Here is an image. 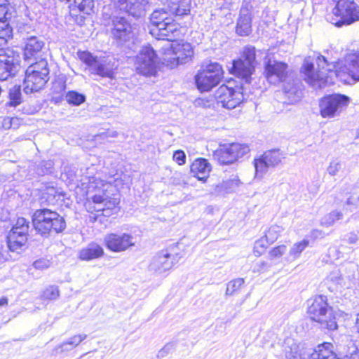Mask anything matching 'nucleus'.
Returning a JSON list of instances; mask_svg holds the SVG:
<instances>
[{
  "label": "nucleus",
  "mask_w": 359,
  "mask_h": 359,
  "mask_svg": "<svg viewBox=\"0 0 359 359\" xmlns=\"http://www.w3.org/2000/svg\"><path fill=\"white\" fill-rule=\"evenodd\" d=\"M67 1L69 2H71V6L74 7V6L76 4V3L77 2V0H67Z\"/></svg>",
  "instance_id": "338daca9"
},
{
  "label": "nucleus",
  "mask_w": 359,
  "mask_h": 359,
  "mask_svg": "<svg viewBox=\"0 0 359 359\" xmlns=\"http://www.w3.org/2000/svg\"><path fill=\"white\" fill-rule=\"evenodd\" d=\"M33 266L36 269L44 270L50 267V262L48 259H40L39 260L35 261L33 263Z\"/></svg>",
  "instance_id": "864d4df0"
},
{
  "label": "nucleus",
  "mask_w": 359,
  "mask_h": 359,
  "mask_svg": "<svg viewBox=\"0 0 359 359\" xmlns=\"http://www.w3.org/2000/svg\"><path fill=\"white\" fill-rule=\"evenodd\" d=\"M227 145L230 149L231 154L234 156V158H236V161L239 158H242L250 151L248 146L246 144L232 143Z\"/></svg>",
  "instance_id": "e433bc0d"
},
{
  "label": "nucleus",
  "mask_w": 359,
  "mask_h": 359,
  "mask_svg": "<svg viewBox=\"0 0 359 359\" xmlns=\"http://www.w3.org/2000/svg\"><path fill=\"white\" fill-rule=\"evenodd\" d=\"M116 67L114 64H111L105 59H98L95 62L90 72L102 77H113L114 70Z\"/></svg>",
  "instance_id": "bb28decb"
},
{
  "label": "nucleus",
  "mask_w": 359,
  "mask_h": 359,
  "mask_svg": "<svg viewBox=\"0 0 359 359\" xmlns=\"http://www.w3.org/2000/svg\"><path fill=\"white\" fill-rule=\"evenodd\" d=\"M10 106L15 107L21 102L20 86H14L9 90Z\"/></svg>",
  "instance_id": "79ce46f5"
},
{
  "label": "nucleus",
  "mask_w": 359,
  "mask_h": 359,
  "mask_svg": "<svg viewBox=\"0 0 359 359\" xmlns=\"http://www.w3.org/2000/svg\"><path fill=\"white\" fill-rule=\"evenodd\" d=\"M301 76L310 86H314V58L308 56L304 58L300 69Z\"/></svg>",
  "instance_id": "c85d7f7f"
},
{
  "label": "nucleus",
  "mask_w": 359,
  "mask_h": 359,
  "mask_svg": "<svg viewBox=\"0 0 359 359\" xmlns=\"http://www.w3.org/2000/svg\"><path fill=\"white\" fill-rule=\"evenodd\" d=\"M223 76L222 66L217 62H208L196 76V83L201 91H209L216 86Z\"/></svg>",
  "instance_id": "423d86ee"
},
{
  "label": "nucleus",
  "mask_w": 359,
  "mask_h": 359,
  "mask_svg": "<svg viewBox=\"0 0 359 359\" xmlns=\"http://www.w3.org/2000/svg\"><path fill=\"white\" fill-rule=\"evenodd\" d=\"M48 80V62L41 59L27 67L24 79V91L27 94L37 92L44 87Z\"/></svg>",
  "instance_id": "7ed1b4c3"
},
{
  "label": "nucleus",
  "mask_w": 359,
  "mask_h": 359,
  "mask_svg": "<svg viewBox=\"0 0 359 359\" xmlns=\"http://www.w3.org/2000/svg\"><path fill=\"white\" fill-rule=\"evenodd\" d=\"M8 304V299L6 297H2L0 299V307L7 305Z\"/></svg>",
  "instance_id": "0e129e2a"
},
{
  "label": "nucleus",
  "mask_w": 359,
  "mask_h": 359,
  "mask_svg": "<svg viewBox=\"0 0 359 359\" xmlns=\"http://www.w3.org/2000/svg\"><path fill=\"white\" fill-rule=\"evenodd\" d=\"M104 255L103 248L96 243H90L82 248L79 252V257L81 260L89 261L100 258Z\"/></svg>",
  "instance_id": "a878e982"
},
{
  "label": "nucleus",
  "mask_w": 359,
  "mask_h": 359,
  "mask_svg": "<svg viewBox=\"0 0 359 359\" xmlns=\"http://www.w3.org/2000/svg\"><path fill=\"white\" fill-rule=\"evenodd\" d=\"M267 245L266 244V241L264 238H261L257 241L255 243L254 246V252L256 256H260L262 255L265 250L266 249Z\"/></svg>",
  "instance_id": "09e8293b"
},
{
  "label": "nucleus",
  "mask_w": 359,
  "mask_h": 359,
  "mask_svg": "<svg viewBox=\"0 0 359 359\" xmlns=\"http://www.w3.org/2000/svg\"><path fill=\"white\" fill-rule=\"evenodd\" d=\"M32 224L36 231L45 238L53 233L62 232L66 228L63 217L48 208L35 210L32 215Z\"/></svg>",
  "instance_id": "f03ea898"
},
{
  "label": "nucleus",
  "mask_w": 359,
  "mask_h": 359,
  "mask_svg": "<svg viewBox=\"0 0 359 359\" xmlns=\"http://www.w3.org/2000/svg\"><path fill=\"white\" fill-rule=\"evenodd\" d=\"M45 43L37 36H29L27 39L24 48V56L26 60L37 59L42 56V49Z\"/></svg>",
  "instance_id": "aec40b11"
},
{
  "label": "nucleus",
  "mask_w": 359,
  "mask_h": 359,
  "mask_svg": "<svg viewBox=\"0 0 359 359\" xmlns=\"http://www.w3.org/2000/svg\"><path fill=\"white\" fill-rule=\"evenodd\" d=\"M60 296V290L57 286L50 285L42 292L41 297L46 300H55Z\"/></svg>",
  "instance_id": "37998d69"
},
{
  "label": "nucleus",
  "mask_w": 359,
  "mask_h": 359,
  "mask_svg": "<svg viewBox=\"0 0 359 359\" xmlns=\"http://www.w3.org/2000/svg\"><path fill=\"white\" fill-rule=\"evenodd\" d=\"M327 301L326 296L316 297V303H318L319 306L316 323H318V328L325 332L335 330L338 327L332 308L328 305Z\"/></svg>",
  "instance_id": "1a4fd4ad"
},
{
  "label": "nucleus",
  "mask_w": 359,
  "mask_h": 359,
  "mask_svg": "<svg viewBox=\"0 0 359 359\" xmlns=\"http://www.w3.org/2000/svg\"><path fill=\"white\" fill-rule=\"evenodd\" d=\"M173 349V345L172 344H166L157 353L158 358H163L168 355L171 351Z\"/></svg>",
  "instance_id": "4d7b16f0"
},
{
  "label": "nucleus",
  "mask_w": 359,
  "mask_h": 359,
  "mask_svg": "<svg viewBox=\"0 0 359 359\" xmlns=\"http://www.w3.org/2000/svg\"><path fill=\"white\" fill-rule=\"evenodd\" d=\"M168 9L175 16L188 15L190 12L191 0H167Z\"/></svg>",
  "instance_id": "cd10ccee"
},
{
  "label": "nucleus",
  "mask_w": 359,
  "mask_h": 359,
  "mask_svg": "<svg viewBox=\"0 0 359 359\" xmlns=\"http://www.w3.org/2000/svg\"><path fill=\"white\" fill-rule=\"evenodd\" d=\"M79 57L83 62H85L90 68V71L97 61L98 58L94 57L90 53L83 51L79 53Z\"/></svg>",
  "instance_id": "a18cd8bd"
},
{
  "label": "nucleus",
  "mask_w": 359,
  "mask_h": 359,
  "mask_svg": "<svg viewBox=\"0 0 359 359\" xmlns=\"http://www.w3.org/2000/svg\"><path fill=\"white\" fill-rule=\"evenodd\" d=\"M342 218V213L339 211H332L328 215H325L320 220V224L322 226H330L334 224L337 220Z\"/></svg>",
  "instance_id": "a19ab883"
},
{
  "label": "nucleus",
  "mask_w": 359,
  "mask_h": 359,
  "mask_svg": "<svg viewBox=\"0 0 359 359\" xmlns=\"http://www.w3.org/2000/svg\"><path fill=\"white\" fill-rule=\"evenodd\" d=\"M346 203L350 207L351 211L359 208V202H358L357 197L355 196V192L347 198Z\"/></svg>",
  "instance_id": "5fc2aeb1"
},
{
  "label": "nucleus",
  "mask_w": 359,
  "mask_h": 359,
  "mask_svg": "<svg viewBox=\"0 0 359 359\" xmlns=\"http://www.w3.org/2000/svg\"><path fill=\"white\" fill-rule=\"evenodd\" d=\"M348 351L341 359H359V350L353 343L348 345Z\"/></svg>",
  "instance_id": "de8ad7c7"
},
{
  "label": "nucleus",
  "mask_w": 359,
  "mask_h": 359,
  "mask_svg": "<svg viewBox=\"0 0 359 359\" xmlns=\"http://www.w3.org/2000/svg\"><path fill=\"white\" fill-rule=\"evenodd\" d=\"M29 222L24 217H18L8 233V247L11 251L21 250L27 242Z\"/></svg>",
  "instance_id": "f8f14e48"
},
{
  "label": "nucleus",
  "mask_w": 359,
  "mask_h": 359,
  "mask_svg": "<svg viewBox=\"0 0 359 359\" xmlns=\"http://www.w3.org/2000/svg\"><path fill=\"white\" fill-rule=\"evenodd\" d=\"M317 233H318V230H316V236H315L316 238H317L318 237H320V238L323 237V235L321 234V232H320L319 234H318Z\"/></svg>",
  "instance_id": "774afa93"
},
{
  "label": "nucleus",
  "mask_w": 359,
  "mask_h": 359,
  "mask_svg": "<svg viewBox=\"0 0 359 359\" xmlns=\"http://www.w3.org/2000/svg\"><path fill=\"white\" fill-rule=\"evenodd\" d=\"M103 241L106 248L114 252H124L135 245L134 237L126 233H107Z\"/></svg>",
  "instance_id": "2eb2a0df"
},
{
  "label": "nucleus",
  "mask_w": 359,
  "mask_h": 359,
  "mask_svg": "<svg viewBox=\"0 0 359 359\" xmlns=\"http://www.w3.org/2000/svg\"><path fill=\"white\" fill-rule=\"evenodd\" d=\"M173 159L179 165H184L186 162V155L182 150L176 151L173 154Z\"/></svg>",
  "instance_id": "6e6d98bb"
},
{
  "label": "nucleus",
  "mask_w": 359,
  "mask_h": 359,
  "mask_svg": "<svg viewBox=\"0 0 359 359\" xmlns=\"http://www.w3.org/2000/svg\"><path fill=\"white\" fill-rule=\"evenodd\" d=\"M316 86L318 85L321 88L333 83L332 77L335 75V66L333 62H328L324 56L319 55L316 59Z\"/></svg>",
  "instance_id": "f3484780"
},
{
  "label": "nucleus",
  "mask_w": 359,
  "mask_h": 359,
  "mask_svg": "<svg viewBox=\"0 0 359 359\" xmlns=\"http://www.w3.org/2000/svg\"><path fill=\"white\" fill-rule=\"evenodd\" d=\"M114 186L100 178L93 177L90 180L87 188V201L85 203L86 210L102 211V215L109 216L119 203V199L113 193Z\"/></svg>",
  "instance_id": "f257e3e1"
},
{
  "label": "nucleus",
  "mask_w": 359,
  "mask_h": 359,
  "mask_svg": "<svg viewBox=\"0 0 359 359\" xmlns=\"http://www.w3.org/2000/svg\"><path fill=\"white\" fill-rule=\"evenodd\" d=\"M214 158L220 164H231L236 161L227 144H224L214 153Z\"/></svg>",
  "instance_id": "2f4dec72"
},
{
  "label": "nucleus",
  "mask_w": 359,
  "mask_h": 359,
  "mask_svg": "<svg viewBox=\"0 0 359 359\" xmlns=\"http://www.w3.org/2000/svg\"><path fill=\"white\" fill-rule=\"evenodd\" d=\"M244 283V279L241 278L229 281L226 285V295H233L242 287Z\"/></svg>",
  "instance_id": "ea45409f"
},
{
  "label": "nucleus",
  "mask_w": 359,
  "mask_h": 359,
  "mask_svg": "<svg viewBox=\"0 0 359 359\" xmlns=\"http://www.w3.org/2000/svg\"><path fill=\"white\" fill-rule=\"evenodd\" d=\"M85 14H90L94 7L93 0H77L74 6Z\"/></svg>",
  "instance_id": "c03bdc74"
},
{
  "label": "nucleus",
  "mask_w": 359,
  "mask_h": 359,
  "mask_svg": "<svg viewBox=\"0 0 359 359\" xmlns=\"http://www.w3.org/2000/svg\"><path fill=\"white\" fill-rule=\"evenodd\" d=\"M350 272H352L351 274H348L346 278L350 281L353 282L355 280V266L354 265H351L348 268Z\"/></svg>",
  "instance_id": "680f3d73"
},
{
  "label": "nucleus",
  "mask_w": 359,
  "mask_h": 359,
  "mask_svg": "<svg viewBox=\"0 0 359 359\" xmlns=\"http://www.w3.org/2000/svg\"><path fill=\"white\" fill-rule=\"evenodd\" d=\"M241 90V88L234 89L225 85L221 86L215 94L217 105L228 109L236 108L245 100Z\"/></svg>",
  "instance_id": "ddd939ff"
},
{
  "label": "nucleus",
  "mask_w": 359,
  "mask_h": 359,
  "mask_svg": "<svg viewBox=\"0 0 359 359\" xmlns=\"http://www.w3.org/2000/svg\"><path fill=\"white\" fill-rule=\"evenodd\" d=\"M111 35L117 43L122 44L133 36L132 27L123 17L116 16L113 18Z\"/></svg>",
  "instance_id": "6ab92c4d"
},
{
  "label": "nucleus",
  "mask_w": 359,
  "mask_h": 359,
  "mask_svg": "<svg viewBox=\"0 0 359 359\" xmlns=\"http://www.w3.org/2000/svg\"><path fill=\"white\" fill-rule=\"evenodd\" d=\"M175 15L170 13L168 7L156 9L153 11L150 16V22L152 26V29H160L163 27L165 22H171V18Z\"/></svg>",
  "instance_id": "b1692460"
},
{
  "label": "nucleus",
  "mask_w": 359,
  "mask_h": 359,
  "mask_svg": "<svg viewBox=\"0 0 359 359\" xmlns=\"http://www.w3.org/2000/svg\"><path fill=\"white\" fill-rule=\"evenodd\" d=\"M341 162L338 160H333L332 161L330 162L327 170L330 175L334 176L341 170Z\"/></svg>",
  "instance_id": "3c124183"
},
{
  "label": "nucleus",
  "mask_w": 359,
  "mask_h": 359,
  "mask_svg": "<svg viewBox=\"0 0 359 359\" xmlns=\"http://www.w3.org/2000/svg\"><path fill=\"white\" fill-rule=\"evenodd\" d=\"M257 64L255 48L247 46L243 48L241 57L233 60L231 73L249 83Z\"/></svg>",
  "instance_id": "39448f33"
},
{
  "label": "nucleus",
  "mask_w": 359,
  "mask_h": 359,
  "mask_svg": "<svg viewBox=\"0 0 359 359\" xmlns=\"http://www.w3.org/2000/svg\"><path fill=\"white\" fill-rule=\"evenodd\" d=\"M285 93H286L288 98L290 100V101L292 102H297L298 100H300V98L302 97L301 92L294 91V96L292 97V95L293 92L291 90H285Z\"/></svg>",
  "instance_id": "13d9d810"
},
{
  "label": "nucleus",
  "mask_w": 359,
  "mask_h": 359,
  "mask_svg": "<svg viewBox=\"0 0 359 359\" xmlns=\"http://www.w3.org/2000/svg\"><path fill=\"white\" fill-rule=\"evenodd\" d=\"M269 267L268 263L262 261L259 263H257L254 266V272H262L266 270Z\"/></svg>",
  "instance_id": "bf43d9fd"
},
{
  "label": "nucleus",
  "mask_w": 359,
  "mask_h": 359,
  "mask_svg": "<svg viewBox=\"0 0 359 359\" xmlns=\"http://www.w3.org/2000/svg\"><path fill=\"white\" fill-rule=\"evenodd\" d=\"M151 34L158 39L173 41L180 34L179 25L175 22L173 17L171 22H165V25L160 29H151Z\"/></svg>",
  "instance_id": "412c9836"
},
{
  "label": "nucleus",
  "mask_w": 359,
  "mask_h": 359,
  "mask_svg": "<svg viewBox=\"0 0 359 359\" xmlns=\"http://www.w3.org/2000/svg\"><path fill=\"white\" fill-rule=\"evenodd\" d=\"M284 230L283 227L277 224L271 226L265 233L266 241L270 243L275 242Z\"/></svg>",
  "instance_id": "4c0bfd02"
},
{
  "label": "nucleus",
  "mask_w": 359,
  "mask_h": 359,
  "mask_svg": "<svg viewBox=\"0 0 359 359\" xmlns=\"http://www.w3.org/2000/svg\"><path fill=\"white\" fill-rule=\"evenodd\" d=\"M308 304V311L307 313L309 314V317L311 320H314V300L309 299L307 302Z\"/></svg>",
  "instance_id": "052dcab7"
},
{
  "label": "nucleus",
  "mask_w": 359,
  "mask_h": 359,
  "mask_svg": "<svg viewBox=\"0 0 359 359\" xmlns=\"http://www.w3.org/2000/svg\"><path fill=\"white\" fill-rule=\"evenodd\" d=\"M87 337L86 334L74 335L61 344L57 349L60 348L61 352H68L79 346Z\"/></svg>",
  "instance_id": "72a5a7b5"
},
{
  "label": "nucleus",
  "mask_w": 359,
  "mask_h": 359,
  "mask_svg": "<svg viewBox=\"0 0 359 359\" xmlns=\"http://www.w3.org/2000/svg\"><path fill=\"white\" fill-rule=\"evenodd\" d=\"M355 326L357 329L358 332L359 333V313H358L356 316Z\"/></svg>",
  "instance_id": "69168bd1"
},
{
  "label": "nucleus",
  "mask_w": 359,
  "mask_h": 359,
  "mask_svg": "<svg viewBox=\"0 0 359 359\" xmlns=\"http://www.w3.org/2000/svg\"><path fill=\"white\" fill-rule=\"evenodd\" d=\"M335 6L327 21L336 27L349 25L359 20V6L352 0H332Z\"/></svg>",
  "instance_id": "20e7f679"
},
{
  "label": "nucleus",
  "mask_w": 359,
  "mask_h": 359,
  "mask_svg": "<svg viewBox=\"0 0 359 359\" xmlns=\"http://www.w3.org/2000/svg\"><path fill=\"white\" fill-rule=\"evenodd\" d=\"M8 18H0V46L6 44L8 39L12 34L11 27L6 20Z\"/></svg>",
  "instance_id": "c9c22d12"
},
{
  "label": "nucleus",
  "mask_w": 359,
  "mask_h": 359,
  "mask_svg": "<svg viewBox=\"0 0 359 359\" xmlns=\"http://www.w3.org/2000/svg\"><path fill=\"white\" fill-rule=\"evenodd\" d=\"M211 170L210 164L206 159L198 158L191 166V172L198 180L205 182Z\"/></svg>",
  "instance_id": "5701e85b"
},
{
  "label": "nucleus",
  "mask_w": 359,
  "mask_h": 359,
  "mask_svg": "<svg viewBox=\"0 0 359 359\" xmlns=\"http://www.w3.org/2000/svg\"><path fill=\"white\" fill-rule=\"evenodd\" d=\"M327 279L336 285H342L344 282V277H342L339 270L333 271L330 273Z\"/></svg>",
  "instance_id": "8fccbe9b"
},
{
  "label": "nucleus",
  "mask_w": 359,
  "mask_h": 359,
  "mask_svg": "<svg viewBox=\"0 0 359 359\" xmlns=\"http://www.w3.org/2000/svg\"><path fill=\"white\" fill-rule=\"evenodd\" d=\"M121 9L133 17H140L144 13L145 0H116Z\"/></svg>",
  "instance_id": "4be33fe9"
},
{
  "label": "nucleus",
  "mask_w": 359,
  "mask_h": 359,
  "mask_svg": "<svg viewBox=\"0 0 359 359\" xmlns=\"http://www.w3.org/2000/svg\"><path fill=\"white\" fill-rule=\"evenodd\" d=\"M348 96L332 94L323 97L319 102L320 113L323 118H333L339 116L349 104Z\"/></svg>",
  "instance_id": "0eeeda50"
},
{
  "label": "nucleus",
  "mask_w": 359,
  "mask_h": 359,
  "mask_svg": "<svg viewBox=\"0 0 359 359\" xmlns=\"http://www.w3.org/2000/svg\"><path fill=\"white\" fill-rule=\"evenodd\" d=\"M66 101L72 105L79 106L86 101V96L76 91H69L65 95Z\"/></svg>",
  "instance_id": "58836bf2"
},
{
  "label": "nucleus",
  "mask_w": 359,
  "mask_h": 359,
  "mask_svg": "<svg viewBox=\"0 0 359 359\" xmlns=\"http://www.w3.org/2000/svg\"><path fill=\"white\" fill-rule=\"evenodd\" d=\"M284 158V154L279 149H273L264 152L259 158L254 161L256 173L262 176L269 168L277 166Z\"/></svg>",
  "instance_id": "a211bd4d"
},
{
  "label": "nucleus",
  "mask_w": 359,
  "mask_h": 359,
  "mask_svg": "<svg viewBox=\"0 0 359 359\" xmlns=\"http://www.w3.org/2000/svg\"><path fill=\"white\" fill-rule=\"evenodd\" d=\"M287 249V246L284 244L274 247L269 252V258L270 259L280 258L286 252Z\"/></svg>",
  "instance_id": "49530a36"
},
{
  "label": "nucleus",
  "mask_w": 359,
  "mask_h": 359,
  "mask_svg": "<svg viewBox=\"0 0 359 359\" xmlns=\"http://www.w3.org/2000/svg\"><path fill=\"white\" fill-rule=\"evenodd\" d=\"M252 32L251 17L248 11L241 10L237 22L236 32L240 36H248Z\"/></svg>",
  "instance_id": "c756f323"
},
{
  "label": "nucleus",
  "mask_w": 359,
  "mask_h": 359,
  "mask_svg": "<svg viewBox=\"0 0 359 359\" xmlns=\"http://www.w3.org/2000/svg\"><path fill=\"white\" fill-rule=\"evenodd\" d=\"M347 237L348 242L351 244L355 243L358 240V236L355 233H350Z\"/></svg>",
  "instance_id": "e2e57ef3"
},
{
  "label": "nucleus",
  "mask_w": 359,
  "mask_h": 359,
  "mask_svg": "<svg viewBox=\"0 0 359 359\" xmlns=\"http://www.w3.org/2000/svg\"><path fill=\"white\" fill-rule=\"evenodd\" d=\"M287 64L269 58L264 64V75L271 84H278L285 80L288 72Z\"/></svg>",
  "instance_id": "dca6fc26"
},
{
  "label": "nucleus",
  "mask_w": 359,
  "mask_h": 359,
  "mask_svg": "<svg viewBox=\"0 0 359 359\" xmlns=\"http://www.w3.org/2000/svg\"><path fill=\"white\" fill-rule=\"evenodd\" d=\"M309 242L306 239L294 243L289 250L285 257V260L288 262H292L298 259L302 252L308 247Z\"/></svg>",
  "instance_id": "7c9ffc66"
},
{
  "label": "nucleus",
  "mask_w": 359,
  "mask_h": 359,
  "mask_svg": "<svg viewBox=\"0 0 359 359\" xmlns=\"http://www.w3.org/2000/svg\"><path fill=\"white\" fill-rule=\"evenodd\" d=\"M157 56L151 46H143L136 57V71L144 76H153L156 72Z\"/></svg>",
  "instance_id": "9b49d317"
},
{
  "label": "nucleus",
  "mask_w": 359,
  "mask_h": 359,
  "mask_svg": "<svg viewBox=\"0 0 359 359\" xmlns=\"http://www.w3.org/2000/svg\"><path fill=\"white\" fill-rule=\"evenodd\" d=\"M180 258L178 254L173 253L171 250H163L152 258L149 269L154 273L163 274L177 263Z\"/></svg>",
  "instance_id": "4468645a"
},
{
  "label": "nucleus",
  "mask_w": 359,
  "mask_h": 359,
  "mask_svg": "<svg viewBox=\"0 0 359 359\" xmlns=\"http://www.w3.org/2000/svg\"><path fill=\"white\" fill-rule=\"evenodd\" d=\"M344 68L353 79L359 81V51L350 53L346 55Z\"/></svg>",
  "instance_id": "393cba45"
},
{
  "label": "nucleus",
  "mask_w": 359,
  "mask_h": 359,
  "mask_svg": "<svg viewBox=\"0 0 359 359\" xmlns=\"http://www.w3.org/2000/svg\"><path fill=\"white\" fill-rule=\"evenodd\" d=\"M194 55L191 45L187 42L175 43L170 50L165 54L163 60L170 68L190 61Z\"/></svg>",
  "instance_id": "9d476101"
},
{
  "label": "nucleus",
  "mask_w": 359,
  "mask_h": 359,
  "mask_svg": "<svg viewBox=\"0 0 359 359\" xmlns=\"http://www.w3.org/2000/svg\"><path fill=\"white\" fill-rule=\"evenodd\" d=\"M11 15L8 12V1L0 0V18H10Z\"/></svg>",
  "instance_id": "603ef678"
},
{
  "label": "nucleus",
  "mask_w": 359,
  "mask_h": 359,
  "mask_svg": "<svg viewBox=\"0 0 359 359\" xmlns=\"http://www.w3.org/2000/svg\"><path fill=\"white\" fill-rule=\"evenodd\" d=\"M316 359H337L331 343L323 342L316 348Z\"/></svg>",
  "instance_id": "473e14b6"
},
{
  "label": "nucleus",
  "mask_w": 359,
  "mask_h": 359,
  "mask_svg": "<svg viewBox=\"0 0 359 359\" xmlns=\"http://www.w3.org/2000/svg\"><path fill=\"white\" fill-rule=\"evenodd\" d=\"M241 182L239 180L238 176L232 175L231 178L223 181L222 183L217 185L216 189L218 192H222L223 191L227 193L233 192L241 185Z\"/></svg>",
  "instance_id": "f704fd0d"
},
{
  "label": "nucleus",
  "mask_w": 359,
  "mask_h": 359,
  "mask_svg": "<svg viewBox=\"0 0 359 359\" xmlns=\"http://www.w3.org/2000/svg\"><path fill=\"white\" fill-rule=\"evenodd\" d=\"M20 57L18 51L11 48L0 49V80L14 76L20 68Z\"/></svg>",
  "instance_id": "6e6552de"
}]
</instances>
